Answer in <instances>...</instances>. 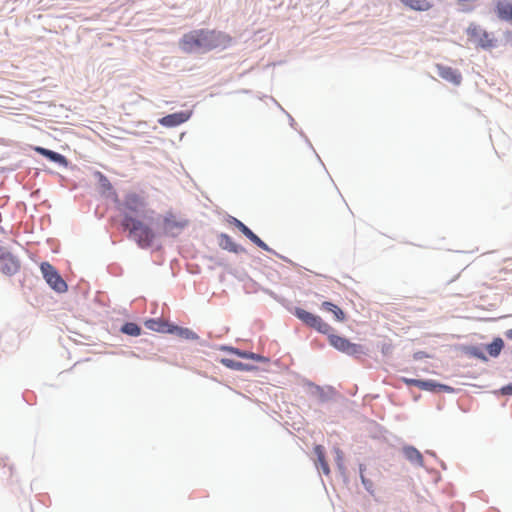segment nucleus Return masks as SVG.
<instances>
[{
	"label": "nucleus",
	"instance_id": "9d476101",
	"mask_svg": "<svg viewBox=\"0 0 512 512\" xmlns=\"http://www.w3.org/2000/svg\"><path fill=\"white\" fill-rule=\"evenodd\" d=\"M234 225L256 246L259 248L270 251V248L268 245L263 242L250 228H248L244 223H242L240 220L234 218L233 219Z\"/></svg>",
	"mask_w": 512,
	"mask_h": 512
},
{
	"label": "nucleus",
	"instance_id": "a211bd4d",
	"mask_svg": "<svg viewBox=\"0 0 512 512\" xmlns=\"http://www.w3.org/2000/svg\"><path fill=\"white\" fill-rule=\"evenodd\" d=\"M168 332L172 333V334H176L177 336L184 338V339L194 340V339L198 338L197 334L188 328L172 326L171 328L168 329Z\"/></svg>",
	"mask_w": 512,
	"mask_h": 512
},
{
	"label": "nucleus",
	"instance_id": "aec40b11",
	"mask_svg": "<svg viewBox=\"0 0 512 512\" xmlns=\"http://www.w3.org/2000/svg\"><path fill=\"white\" fill-rule=\"evenodd\" d=\"M295 315L298 319H300L308 327L312 326L313 320H315V316H316L315 314H312L302 308H296Z\"/></svg>",
	"mask_w": 512,
	"mask_h": 512
},
{
	"label": "nucleus",
	"instance_id": "bb28decb",
	"mask_svg": "<svg viewBox=\"0 0 512 512\" xmlns=\"http://www.w3.org/2000/svg\"><path fill=\"white\" fill-rule=\"evenodd\" d=\"M402 381L408 386H415L419 388L420 380L418 379L402 378Z\"/></svg>",
	"mask_w": 512,
	"mask_h": 512
},
{
	"label": "nucleus",
	"instance_id": "0eeeda50",
	"mask_svg": "<svg viewBox=\"0 0 512 512\" xmlns=\"http://www.w3.org/2000/svg\"><path fill=\"white\" fill-rule=\"evenodd\" d=\"M20 269L19 260L5 247L0 245V271L6 275H13Z\"/></svg>",
	"mask_w": 512,
	"mask_h": 512
},
{
	"label": "nucleus",
	"instance_id": "cd10ccee",
	"mask_svg": "<svg viewBox=\"0 0 512 512\" xmlns=\"http://www.w3.org/2000/svg\"><path fill=\"white\" fill-rule=\"evenodd\" d=\"M234 352L239 355L240 357H243V358H251V359H254L255 358V354L253 353H246V352H240L238 350H234Z\"/></svg>",
	"mask_w": 512,
	"mask_h": 512
},
{
	"label": "nucleus",
	"instance_id": "6ab92c4d",
	"mask_svg": "<svg viewBox=\"0 0 512 512\" xmlns=\"http://www.w3.org/2000/svg\"><path fill=\"white\" fill-rule=\"evenodd\" d=\"M310 328H313L319 333L325 335H328L333 331V328L318 315L315 316V320H313L312 326Z\"/></svg>",
	"mask_w": 512,
	"mask_h": 512
},
{
	"label": "nucleus",
	"instance_id": "2eb2a0df",
	"mask_svg": "<svg viewBox=\"0 0 512 512\" xmlns=\"http://www.w3.org/2000/svg\"><path fill=\"white\" fill-rule=\"evenodd\" d=\"M321 309L332 313L335 319L339 322L345 320V313L343 312V310L339 308L337 305L333 304L332 302L324 301L321 304Z\"/></svg>",
	"mask_w": 512,
	"mask_h": 512
},
{
	"label": "nucleus",
	"instance_id": "c85d7f7f",
	"mask_svg": "<svg viewBox=\"0 0 512 512\" xmlns=\"http://www.w3.org/2000/svg\"><path fill=\"white\" fill-rule=\"evenodd\" d=\"M502 393L505 395H511L512 394V384L507 385L501 389Z\"/></svg>",
	"mask_w": 512,
	"mask_h": 512
},
{
	"label": "nucleus",
	"instance_id": "dca6fc26",
	"mask_svg": "<svg viewBox=\"0 0 512 512\" xmlns=\"http://www.w3.org/2000/svg\"><path fill=\"white\" fill-rule=\"evenodd\" d=\"M403 453L410 462L423 466V456L416 448L412 446L405 447Z\"/></svg>",
	"mask_w": 512,
	"mask_h": 512
},
{
	"label": "nucleus",
	"instance_id": "5701e85b",
	"mask_svg": "<svg viewBox=\"0 0 512 512\" xmlns=\"http://www.w3.org/2000/svg\"><path fill=\"white\" fill-rule=\"evenodd\" d=\"M121 330L123 333L130 336H139L141 333V328L136 323L132 322L125 323Z\"/></svg>",
	"mask_w": 512,
	"mask_h": 512
},
{
	"label": "nucleus",
	"instance_id": "f257e3e1",
	"mask_svg": "<svg viewBox=\"0 0 512 512\" xmlns=\"http://www.w3.org/2000/svg\"><path fill=\"white\" fill-rule=\"evenodd\" d=\"M232 43V37L215 29L192 30L182 36L180 48L186 53L209 52L214 49H226Z\"/></svg>",
	"mask_w": 512,
	"mask_h": 512
},
{
	"label": "nucleus",
	"instance_id": "f3484780",
	"mask_svg": "<svg viewBox=\"0 0 512 512\" xmlns=\"http://www.w3.org/2000/svg\"><path fill=\"white\" fill-rule=\"evenodd\" d=\"M314 452L317 456V462L319 463L324 474L328 475L330 473L329 465L325 458V449L321 445H317L314 448Z\"/></svg>",
	"mask_w": 512,
	"mask_h": 512
},
{
	"label": "nucleus",
	"instance_id": "f8f14e48",
	"mask_svg": "<svg viewBox=\"0 0 512 512\" xmlns=\"http://www.w3.org/2000/svg\"><path fill=\"white\" fill-rule=\"evenodd\" d=\"M495 12L500 20L512 22V1L498 0L495 4Z\"/></svg>",
	"mask_w": 512,
	"mask_h": 512
},
{
	"label": "nucleus",
	"instance_id": "4be33fe9",
	"mask_svg": "<svg viewBox=\"0 0 512 512\" xmlns=\"http://www.w3.org/2000/svg\"><path fill=\"white\" fill-rule=\"evenodd\" d=\"M220 246L228 250L230 252H237L238 251V245L232 240V238L226 234H222L220 236Z\"/></svg>",
	"mask_w": 512,
	"mask_h": 512
},
{
	"label": "nucleus",
	"instance_id": "b1692460",
	"mask_svg": "<svg viewBox=\"0 0 512 512\" xmlns=\"http://www.w3.org/2000/svg\"><path fill=\"white\" fill-rule=\"evenodd\" d=\"M437 387L444 389V390L450 389L448 386L436 384L433 381L420 380L419 389H421V390L435 391V389Z\"/></svg>",
	"mask_w": 512,
	"mask_h": 512
},
{
	"label": "nucleus",
	"instance_id": "6e6552de",
	"mask_svg": "<svg viewBox=\"0 0 512 512\" xmlns=\"http://www.w3.org/2000/svg\"><path fill=\"white\" fill-rule=\"evenodd\" d=\"M192 115L191 111H180L177 113L169 114L162 117L159 123L165 127H175L190 119Z\"/></svg>",
	"mask_w": 512,
	"mask_h": 512
},
{
	"label": "nucleus",
	"instance_id": "423d86ee",
	"mask_svg": "<svg viewBox=\"0 0 512 512\" xmlns=\"http://www.w3.org/2000/svg\"><path fill=\"white\" fill-rule=\"evenodd\" d=\"M187 225V219L168 212L163 218L162 229L166 235L177 236Z\"/></svg>",
	"mask_w": 512,
	"mask_h": 512
},
{
	"label": "nucleus",
	"instance_id": "f03ea898",
	"mask_svg": "<svg viewBox=\"0 0 512 512\" xmlns=\"http://www.w3.org/2000/svg\"><path fill=\"white\" fill-rule=\"evenodd\" d=\"M122 226L129 231L130 238H132L139 247L149 248L153 244L155 232L149 225L145 224L141 220L125 213Z\"/></svg>",
	"mask_w": 512,
	"mask_h": 512
},
{
	"label": "nucleus",
	"instance_id": "412c9836",
	"mask_svg": "<svg viewBox=\"0 0 512 512\" xmlns=\"http://www.w3.org/2000/svg\"><path fill=\"white\" fill-rule=\"evenodd\" d=\"M504 342L501 338H495L492 343L487 345L486 350L492 357H497L503 349Z\"/></svg>",
	"mask_w": 512,
	"mask_h": 512
},
{
	"label": "nucleus",
	"instance_id": "7ed1b4c3",
	"mask_svg": "<svg viewBox=\"0 0 512 512\" xmlns=\"http://www.w3.org/2000/svg\"><path fill=\"white\" fill-rule=\"evenodd\" d=\"M466 33L469 40L482 49H491L496 46L497 40L494 38L493 34L475 23H471L468 26Z\"/></svg>",
	"mask_w": 512,
	"mask_h": 512
},
{
	"label": "nucleus",
	"instance_id": "39448f33",
	"mask_svg": "<svg viewBox=\"0 0 512 512\" xmlns=\"http://www.w3.org/2000/svg\"><path fill=\"white\" fill-rule=\"evenodd\" d=\"M328 340L330 345H332L335 349L348 355H357L364 352L361 345L351 343L348 339L335 335L331 332L328 334Z\"/></svg>",
	"mask_w": 512,
	"mask_h": 512
},
{
	"label": "nucleus",
	"instance_id": "a878e982",
	"mask_svg": "<svg viewBox=\"0 0 512 512\" xmlns=\"http://www.w3.org/2000/svg\"><path fill=\"white\" fill-rule=\"evenodd\" d=\"M222 363L229 368L240 369L242 367V363L231 359H222Z\"/></svg>",
	"mask_w": 512,
	"mask_h": 512
},
{
	"label": "nucleus",
	"instance_id": "20e7f679",
	"mask_svg": "<svg viewBox=\"0 0 512 512\" xmlns=\"http://www.w3.org/2000/svg\"><path fill=\"white\" fill-rule=\"evenodd\" d=\"M40 269L44 279L52 289L57 292H65L67 290L66 282L50 263L43 262Z\"/></svg>",
	"mask_w": 512,
	"mask_h": 512
},
{
	"label": "nucleus",
	"instance_id": "ddd939ff",
	"mask_svg": "<svg viewBox=\"0 0 512 512\" xmlns=\"http://www.w3.org/2000/svg\"><path fill=\"white\" fill-rule=\"evenodd\" d=\"M402 4L414 11H428L433 4L428 0H401Z\"/></svg>",
	"mask_w": 512,
	"mask_h": 512
},
{
	"label": "nucleus",
	"instance_id": "393cba45",
	"mask_svg": "<svg viewBox=\"0 0 512 512\" xmlns=\"http://www.w3.org/2000/svg\"><path fill=\"white\" fill-rule=\"evenodd\" d=\"M364 469H363V466L361 465L360 466V477H361V480H362V483L363 485L365 486V488L369 491V492H373L372 488H373V483L371 480H368L366 479V477L364 476V473H363Z\"/></svg>",
	"mask_w": 512,
	"mask_h": 512
},
{
	"label": "nucleus",
	"instance_id": "1a4fd4ad",
	"mask_svg": "<svg viewBox=\"0 0 512 512\" xmlns=\"http://www.w3.org/2000/svg\"><path fill=\"white\" fill-rule=\"evenodd\" d=\"M436 69H437L438 75L442 79H444L454 85H459L461 83L462 75L458 70L453 69L449 66L442 65V64H436Z\"/></svg>",
	"mask_w": 512,
	"mask_h": 512
},
{
	"label": "nucleus",
	"instance_id": "c756f323",
	"mask_svg": "<svg viewBox=\"0 0 512 512\" xmlns=\"http://www.w3.org/2000/svg\"><path fill=\"white\" fill-rule=\"evenodd\" d=\"M506 338L512 340V329H509L505 332Z\"/></svg>",
	"mask_w": 512,
	"mask_h": 512
},
{
	"label": "nucleus",
	"instance_id": "9b49d317",
	"mask_svg": "<svg viewBox=\"0 0 512 512\" xmlns=\"http://www.w3.org/2000/svg\"><path fill=\"white\" fill-rule=\"evenodd\" d=\"M123 206L126 211L137 213L145 206V202L138 194L130 193L125 196Z\"/></svg>",
	"mask_w": 512,
	"mask_h": 512
},
{
	"label": "nucleus",
	"instance_id": "4468645a",
	"mask_svg": "<svg viewBox=\"0 0 512 512\" xmlns=\"http://www.w3.org/2000/svg\"><path fill=\"white\" fill-rule=\"evenodd\" d=\"M34 150L39 153L40 155L48 158L49 160L55 162V163H58V164H66V158L57 153V152H54L52 150H49V149H46V148H43V147H35Z\"/></svg>",
	"mask_w": 512,
	"mask_h": 512
}]
</instances>
